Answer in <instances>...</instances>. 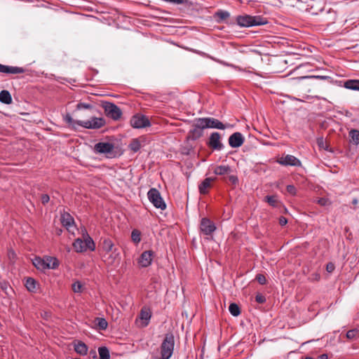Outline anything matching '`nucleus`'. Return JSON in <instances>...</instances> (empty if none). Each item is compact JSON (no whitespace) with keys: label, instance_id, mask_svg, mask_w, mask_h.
Instances as JSON below:
<instances>
[{"label":"nucleus","instance_id":"nucleus-32","mask_svg":"<svg viewBox=\"0 0 359 359\" xmlns=\"http://www.w3.org/2000/svg\"><path fill=\"white\" fill-rule=\"evenodd\" d=\"M96 326L101 330H105L107 328L108 323L104 318H96Z\"/></svg>","mask_w":359,"mask_h":359},{"label":"nucleus","instance_id":"nucleus-4","mask_svg":"<svg viewBox=\"0 0 359 359\" xmlns=\"http://www.w3.org/2000/svg\"><path fill=\"white\" fill-rule=\"evenodd\" d=\"M147 197L149 201L155 208H159L162 210L166 208V204L161 197L160 192L156 189H150L147 192Z\"/></svg>","mask_w":359,"mask_h":359},{"label":"nucleus","instance_id":"nucleus-12","mask_svg":"<svg viewBox=\"0 0 359 359\" xmlns=\"http://www.w3.org/2000/svg\"><path fill=\"white\" fill-rule=\"evenodd\" d=\"M221 136L217 132L211 133L208 145L213 150L221 151L224 148L223 144L220 141Z\"/></svg>","mask_w":359,"mask_h":359},{"label":"nucleus","instance_id":"nucleus-24","mask_svg":"<svg viewBox=\"0 0 359 359\" xmlns=\"http://www.w3.org/2000/svg\"><path fill=\"white\" fill-rule=\"evenodd\" d=\"M74 351L81 355H85L88 353V346L85 343L79 341L74 344Z\"/></svg>","mask_w":359,"mask_h":359},{"label":"nucleus","instance_id":"nucleus-48","mask_svg":"<svg viewBox=\"0 0 359 359\" xmlns=\"http://www.w3.org/2000/svg\"><path fill=\"white\" fill-rule=\"evenodd\" d=\"M335 269V266L333 263L329 262L326 265V270L327 272L331 273Z\"/></svg>","mask_w":359,"mask_h":359},{"label":"nucleus","instance_id":"nucleus-55","mask_svg":"<svg viewBox=\"0 0 359 359\" xmlns=\"http://www.w3.org/2000/svg\"><path fill=\"white\" fill-rule=\"evenodd\" d=\"M62 232V230L57 231L58 234H60Z\"/></svg>","mask_w":359,"mask_h":359},{"label":"nucleus","instance_id":"nucleus-19","mask_svg":"<svg viewBox=\"0 0 359 359\" xmlns=\"http://www.w3.org/2000/svg\"><path fill=\"white\" fill-rule=\"evenodd\" d=\"M103 260L107 265H112L116 261L118 262V252L116 250H113L109 253H104L102 255Z\"/></svg>","mask_w":359,"mask_h":359},{"label":"nucleus","instance_id":"nucleus-43","mask_svg":"<svg viewBox=\"0 0 359 359\" xmlns=\"http://www.w3.org/2000/svg\"><path fill=\"white\" fill-rule=\"evenodd\" d=\"M255 300L259 304H264L266 302V297L263 294L258 293L255 296Z\"/></svg>","mask_w":359,"mask_h":359},{"label":"nucleus","instance_id":"nucleus-13","mask_svg":"<svg viewBox=\"0 0 359 359\" xmlns=\"http://www.w3.org/2000/svg\"><path fill=\"white\" fill-rule=\"evenodd\" d=\"M151 318V312L150 309L144 306L141 309L139 318L136 320V323L139 321L140 323V326L145 327L149 325Z\"/></svg>","mask_w":359,"mask_h":359},{"label":"nucleus","instance_id":"nucleus-42","mask_svg":"<svg viewBox=\"0 0 359 359\" xmlns=\"http://www.w3.org/2000/svg\"><path fill=\"white\" fill-rule=\"evenodd\" d=\"M256 280L261 285H265L266 283V278L263 274H257L256 276Z\"/></svg>","mask_w":359,"mask_h":359},{"label":"nucleus","instance_id":"nucleus-31","mask_svg":"<svg viewBox=\"0 0 359 359\" xmlns=\"http://www.w3.org/2000/svg\"><path fill=\"white\" fill-rule=\"evenodd\" d=\"M128 147L131 151L135 153L140 149L142 147V144L140 139L135 138L132 140Z\"/></svg>","mask_w":359,"mask_h":359},{"label":"nucleus","instance_id":"nucleus-39","mask_svg":"<svg viewBox=\"0 0 359 359\" xmlns=\"http://www.w3.org/2000/svg\"><path fill=\"white\" fill-rule=\"evenodd\" d=\"M216 16L219 18V20H224L227 19L230 16V14L228 11H219L216 13Z\"/></svg>","mask_w":359,"mask_h":359},{"label":"nucleus","instance_id":"nucleus-38","mask_svg":"<svg viewBox=\"0 0 359 359\" xmlns=\"http://www.w3.org/2000/svg\"><path fill=\"white\" fill-rule=\"evenodd\" d=\"M265 201L272 207H276L278 204L277 197L275 196H266Z\"/></svg>","mask_w":359,"mask_h":359},{"label":"nucleus","instance_id":"nucleus-29","mask_svg":"<svg viewBox=\"0 0 359 359\" xmlns=\"http://www.w3.org/2000/svg\"><path fill=\"white\" fill-rule=\"evenodd\" d=\"M73 248L77 252H83L86 251L84 247L83 240L81 238H76L73 243Z\"/></svg>","mask_w":359,"mask_h":359},{"label":"nucleus","instance_id":"nucleus-50","mask_svg":"<svg viewBox=\"0 0 359 359\" xmlns=\"http://www.w3.org/2000/svg\"><path fill=\"white\" fill-rule=\"evenodd\" d=\"M327 198H320L318 201V203L323 205V206H325L327 204Z\"/></svg>","mask_w":359,"mask_h":359},{"label":"nucleus","instance_id":"nucleus-52","mask_svg":"<svg viewBox=\"0 0 359 359\" xmlns=\"http://www.w3.org/2000/svg\"><path fill=\"white\" fill-rule=\"evenodd\" d=\"M212 60L222 64V65H226V66H231V67H234L233 65H229L228 63L225 62H223V61H221V60H217L212 57H210Z\"/></svg>","mask_w":359,"mask_h":359},{"label":"nucleus","instance_id":"nucleus-6","mask_svg":"<svg viewBox=\"0 0 359 359\" xmlns=\"http://www.w3.org/2000/svg\"><path fill=\"white\" fill-rule=\"evenodd\" d=\"M105 124L102 118L92 117L87 121H77L76 125L88 129H98Z\"/></svg>","mask_w":359,"mask_h":359},{"label":"nucleus","instance_id":"nucleus-54","mask_svg":"<svg viewBox=\"0 0 359 359\" xmlns=\"http://www.w3.org/2000/svg\"><path fill=\"white\" fill-rule=\"evenodd\" d=\"M353 204H357V203H358V199H357V198H354V199L353 200Z\"/></svg>","mask_w":359,"mask_h":359},{"label":"nucleus","instance_id":"nucleus-47","mask_svg":"<svg viewBox=\"0 0 359 359\" xmlns=\"http://www.w3.org/2000/svg\"><path fill=\"white\" fill-rule=\"evenodd\" d=\"M229 182L233 185H236L238 182V179L236 175H229L228 177Z\"/></svg>","mask_w":359,"mask_h":359},{"label":"nucleus","instance_id":"nucleus-2","mask_svg":"<svg viewBox=\"0 0 359 359\" xmlns=\"http://www.w3.org/2000/svg\"><path fill=\"white\" fill-rule=\"evenodd\" d=\"M236 22L240 27H253L260 26L268 23L266 18L260 15H238L236 18Z\"/></svg>","mask_w":359,"mask_h":359},{"label":"nucleus","instance_id":"nucleus-23","mask_svg":"<svg viewBox=\"0 0 359 359\" xmlns=\"http://www.w3.org/2000/svg\"><path fill=\"white\" fill-rule=\"evenodd\" d=\"M46 269H55L59 266V261L53 257H46L45 262Z\"/></svg>","mask_w":359,"mask_h":359},{"label":"nucleus","instance_id":"nucleus-11","mask_svg":"<svg viewBox=\"0 0 359 359\" xmlns=\"http://www.w3.org/2000/svg\"><path fill=\"white\" fill-rule=\"evenodd\" d=\"M202 125L200 118L197 119L193 129L189 132L187 138L191 140H196L200 138L203 134V129H205L204 127H202Z\"/></svg>","mask_w":359,"mask_h":359},{"label":"nucleus","instance_id":"nucleus-41","mask_svg":"<svg viewBox=\"0 0 359 359\" xmlns=\"http://www.w3.org/2000/svg\"><path fill=\"white\" fill-rule=\"evenodd\" d=\"M82 284L79 281L74 282L72 285V289L74 292L79 293L81 292L82 290Z\"/></svg>","mask_w":359,"mask_h":359},{"label":"nucleus","instance_id":"nucleus-1","mask_svg":"<svg viewBox=\"0 0 359 359\" xmlns=\"http://www.w3.org/2000/svg\"><path fill=\"white\" fill-rule=\"evenodd\" d=\"M331 78L328 76L311 75L292 78L290 81V86L292 90L299 94H306L311 93L316 86L315 79L330 80Z\"/></svg>","mask_w":359,"mask_h":359},{"label":"nucleus","instance_id":"nucleus-5","mask_svg":"<svg viewBox=\"0 0 359 359\" xmlns=\"http://www.w3.org/2000/svg\"><path fill=\"white\" fill-rule=\"evenodd\" d=\"M102 107L104 109V113L107 117L113 120H118L122 115L121 109L115 104L109 102H104L102 103Z\"/></svg>","mask_w":359,"mask_h":359},{"label":"nucleus","instance_id":"nucleus-28","mask_svg":"<svg viewBox=\"0 0 359 359\" xmlns=\"http://www.w3.org/2000/svg\"><path fill=\"white\" fill-rule=\"evenodd\" d=\"M344 86L347 89L359 91V80H348L344 83Z\"/></svg>","mask_w":359,"mask_h":359},{"label":"nucleus","instance_id":"nucleus-16","mask_svg":"<svg viewBox=\"0 0 359 359\" xmlns=\"http://www.w3.org/2000/svg\"><path fill=\"white\" fill-rule=\"evenodd\" d=\"M244 140L243 135L241 133L236 132L229 137V144L232 148H238L243 144Z\"/></svg>","mask_w":359,"mask_h":359},{"label":"nucleus","instance_id":"nucleus-45","mask_svg":"<svg viewBox=\"0 0 359 359\" xmlns=\"http://www.w3.org/2000/svg\"><path fill=\"white\" fill-rule=\"evenodd\" d=\"M286 190L288 193H290L291 195L294 196L297 193V189L294 186L289 184L286 187Z\"/></svg>","mask_w":359,"mask_h":359},{"label":"nucleus","instance_id":"nucleus-27","mask_svg":"<svg viewBox=\"0 0 359 359\" xmlns=\"http://www.w3.org/2000/svg\"><path fill=\"white\" fill-rule=\"evenodd\" d=\"M84 247L86 251L87 250H90V251H94L95 250V244L93 240L89 236L87 233L86 236H84L83 239Z\"/></svg>","mask_w":359,"mask_h":359},{"label":"nucleus","instance_id":"nucleus-14","mask_svg":"<svg viewBox=\"0 0 359 359\" xmlns=\"http://www.w3.org/2000/svg\"><path fill=\"white\" fill-rule=\"evenodd\" d=\"M277 163L284 166H301V161L296 158L294 156L287 154L285 156H282L277 160Z\"/></svg>","mask_w":359,"mask_h":359},{"label":"nucleus","instance_id":"nucleus-25","mask_svg":"<svg viewBox=\"0 0 359 359\" xmlns=\"http://www.w3.org/2000/svg\"><path fill=\"white\" fill-rule=\"evenodd\" d=\"M46 257L43 258H41L39 257H36L33 260L32 263L34 266L39 270L44 271L46 269V266L45 264Z\"/></svg>","mask_w":359,"mask_h":359},{"label":"nucleus","instance_id":"nucleus-35","mask_svg":"<svg viewBox=\"0 0 359 359\" xmlns=\"http://www.w3.org/2000/svg\"><path fill=\"white\" fill-rule=\"evenodd\" d=\"M229 311L233 316H238L241 313L239 306L236 303H231L229 306Z\"/></svg>","mask_w":359,"mask_h":359},{"label":"nucleus","instance_id":"nucleus-20","mask_svg":"<svg viewBox=\"0 0 359 359\" xmlns=\"http://www.w3.org/2000/svg\"><path fill=\"white\" fill-rule=\"evenodd\" d=\"M214 180L213 178H205L198 186V190L201 194H205L208 193V189L211 186V182Z\"/></svg>","mask_w":359,"mask_h":359},{"label":"nucleus","instance_id":"nucleus-7","mask_svg":"<svg viewBox=\"0 0 359 359\" xmlns=\"http://www.w3.org/2000/svg\"><path fill=\"white\" fill-rule=\"evenodd\" d=\"M130 123L134 128H143L151 126L149 118L146 116L140 114L133 116Z\"/></svg>","mask_w":359,"mask_h":359},{"label":"nucleus","instance_id":"nucleus-18","mask_svg":"<svg viewBox=\"0 0 359 359\" xmlns=\"http://www.w3.org/2000/svg\"><path fill=\"white\" fill-rule=\"evenodd\" d=\"M61 222L69 232L72 231V229H75L74 219L69 213L65 212L61 215Z\"/></svg>","mask_w":359,"mask_h":359},{"label":"nucleus","instance_id":"nucleus-46","mask_svg":"<svg viewBox=\"0 0 359 359\" xmlns=\"http://www.w3.org/2000/svg\"><path fill=\"white\" fill-rule=\"evenodd\" d=\"M91 107H92V106L90 104L83 103V102H80V103L77 104V105H76L77 109H90Z\"/></svg>","mask_w":359,"mask_h":359},{"label":"nucleus","instance_id":"nucleus-8","mask_svg":"<svg viewBox=\"0 0 359 359\" xmlns=\"http://www.w3.org/2000/svg\"><path fill=\"white\" fill-rule=\"evenodd\" d=\"M114 149V145L110 142H100L94 146V151L97 154H105L111 157L110 154Z\"/></svg>","mask_w":359,"mask_h":359},{"label":"nucleus","instance_id":"nucleus-30","mask_svg":"<svg viewBox=\"0 0 359 359\" xmlns=\"http://www.w3.org/2000/svg\"><path fill=\"white\" fill-rule=\"evenodd\" d=\"M37 286V282L32 278H27L25 283V287L29 292H35Z\"/></svg>","mask_w":359,"mask_h":359},{"label":"nucleus","instance_id":"nucleus-37","mask_svg":"<svg viewBox=\"0 0 359 359\" xmlns=\"http://www.w3.org/2000/svg\"><path fill=\"white\" fill-rule=\"evenodd\" d=\"M131 239L135 243H139L141 241V233L137 229H134L131 233Z\"/></svg>","mask_w":359,"mask_h":359},{"label":"nucleus","instance_id":"nucleus-49","mask_svg":"<svg viewBox=\"0 0 359 359\" xmlns=\"http://www.w3.org/2000/svg\"><path fill=\"white\" fill-rule=\"evenodd\" d=\"M50 200V197L48 194H43L41 197V201L43 204H46Z\"/></svg>","mask_w":359,"mask_h":359},{"label":"nucleus","instance_id":"nucleus-57","mask_svg":"<svg viewBox=\"0 0 359 359\" xmlns=\"http://www.w3.org/2000/svg\"><path fill=\"white\" fill-rule=\"evenodd\" d=\"M158 359H165V358L161 356V358H159Z\"/></svg>","mask_w":359,"mask_h":359},{"label":"nucleus","instance_id":"nucleus-10","mask_svg":"<svg viewBox=\"0 0 359 359\" xmlns=\"http://www.w3.org/2000/svg\"><path fill=\"white\" fill-rule=\"evenodd\" d=\"M200 229L204 235L210 236L216 230V226L210 219L204 217L201 220Z\"/></svg>","mask_w":359,"mask_h":359},{"label":"nucleus","instance_id":"nucleus-36","mask_svg":"<svg viewBox=\"0 0 359 359\" xmlns=\"http://www.w3.org/2000/svg\"><path fill=\"white\" fill-rule=\"evenodd\" d=\"M346 337L350 340L359 338V330L358 329L350 330L346 332Z\"/></svg>","mask_w":359,"mask_h":359},{"label":"nucleus","instance_id":"nucleus-17","mask_svg":"<svg viewBox=\"0 0 359 359\" xmlns=\"http://www.w3.org/2000/svg\"><path fill=\"white\" fill-rule=\"evenodd\" d=\"M25 72L23 67L8 66L0 64V72L4 74H22Z\"/></svg>","mask_w":359,"mask_h":359},{"label":"nucleus","instance_id":"nucleus-40","mask_svg":"<svg viewBox=\"0 0 359 359\" xmlns=\"http://www.w3.org/2000/svg\"><path fill=\"white\" fill-rule=\"evenodd\" d=\"M317 144L320 149L327 150V142L323 138V137H320L317 138Z\"/></svg>","mask_w":359,"mask_h":359},{"label":"nucleus","instance_id":"nucleus-53","mask_svg":"<svg viewBox=\"0 0 359 359\" xmlns=\"http://www.w3.org/2000/svg\"><path fill=\"white\" fill-rule=\"evenodd\" d=\"M317 359H328V355L325 353H323L318 355Z\"/></svg>","mask_w":359,"mask_h":359},{"label":"nucleus","instance_id":"nucleus-26","mask_svg":"<svg viewBox=\"0 0 359 359\" xmlns=\"http://www.w3.org/2000/svg\"><path fill=\"white\" fill-rule=\"evenodd\" d=\"M102 250L104 253H109L113 251L114 243L109 238H104L102 242Z\"/></svg>","mask_w":359,"mask_h":359},{"label":"nucleus","instance_id":"nucleus-21","mask_svg":"<svg viewBox=\"0 0 359 359\" xmlns=\"http://www.w3.org/2000/svg\"><path fill=\"white\" fill-rule=\"evenodd\" d=\"M231 168L229 165H217L215 168L213 172L217 175H224L229 174Z\"/></svg>","mask_w":359,"mask_h":359},{"label":"nucleus","instance_id":"nucleus-51","mask_svg":"<svg viewBox=\"0 0 359 359\" xmlns=\"http://www.w3.org/2000/svg\"><path fill=\"white\" fill-rule=\"evenodd\" d=\"M287 223V219L285 217H280L279 218V224L281 225V226H284Z\"/></svg>","mask_w":359,"mask_h":359},{"label":"nucleus","instance_id":"nucleus-22","mask_svg":"<svg viewBox=\"0 0 359 359\" xmlns=\"http://www.w3.org/2000/svg\"><path fill=\"white\" fill-rule=\"evenodd\" d=\"M13 102L11 95L7 90H3L0 92V102L10 104Z\"/></svg>","mask_w":359,"mask_h":359},{"label":"nucleus","instance_id":"nucleus-3","mask_svg":"<svg viewBox=\"0 0 359 359\" xmlns=\"http://www.w3.org/2000/svg\"><path fill=\"white\" fill-rule=\"evenodd\" d=\"M175 338L172 334L168 333L161 345V356L165 359H170L173 353Z\"/></svg>","mask_w":359,"mask_h":359},{"label":"nucleus","instance_id":"nucleus-34","mask_svg":"<svg viewBox=\"0 0 359 359\" xmlns=\"http://www.w3.org/2000/svg\"><path fill=\"white\" fill-rule=\"evenodd\" d=\"M98 353L100 355V359H109V351L105 346H102L98 348Z\"/></svg>","mask_w":359,"mask_h":359},{"label":"nucleus","instance_id":"nucleus-33","mask_svg":"<svg viewBox=\"0 0 359 359\" xmlns=\"http://www.w3.org/2000/svg\"><path fill=\"white\" fill-rule=\"evenodd\" d=\"M349 136L351 142L355 144H359V130L356 129H352L349 132Z\"/></svg>","mask_w":359,"mask_h":359},{"label":"nucleus","instance_id":"nucleus-9","mask_svg":"<svg viewBox=\"0 0 359 359\" xmlns=\"http://www.w3.org/2000/svg\"><path fill=\"white\" fill-rule=\"evenodd\" d=\"M200 120L203 123L202 127L205 128L224 130L227 127V126L222 123L220 121L214 118H201Z\"/></svg>","mask_w":359,"mask_h":359},{"label":"nucleus","instance_id":"nucleus-44","mask_svg":"<svg viewBox=\"0 0 359 359\" xmlns=\"http://www.w3.org/2000/svg\"><path fill=\"white\" fill-rule=\"evenodd\" d=\"M65 121L69 123V124H72V125H76V121H75L72 118V117L71 116L70 114H67L65 116Z\"/></svg>","mask_w":359,"mask_h":359},{"label":"nucleus","instance_id":"nucleus-15","mask_svg":"<svg viewBox=\"0 0 359 359\" xmlns=\"http://www.w3.org/2000/svg\"><path fill=\"white\" fill-rule=\"evenodd\" d=\"M154 256V252L151 250H147L143 252L138 259L139 265L143 268L150 266L151 264Z\"/></svg>","mask_w":359,"mask_h":359},{"label":"nucleus","instance_id":"nucleus-56","mask_svg":"<svg viewBox=\"0 0 359 359\" xmlns=\"http://www.w3.org/2000/svg\"><path fill=\"white\" fill-rule=\"evenodd\" d=\"M62 232V230L57 231L58 234H60Z\"/></svg>","mask_w":359,"mask_h":359}]
</instances>
